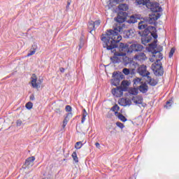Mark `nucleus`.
Returning <instances> with one entry per match:
<instances>
[{
  "instance_id": "f03ea898",
  "label": "nucleus",
  "mask_w": 179,
  "mask_h": 179,
  "mask_svg": "<svg viewBox=\"0 0 179 179\" xmlns=\"http://www.w3.org/2000/svg\"><path fill=\"white\" fill-rule=\"evenodd\" d=\"M162 51H163V47L159 46L158 51L155 50L152 57L150 59L151 62H155L152 64L151 69L157 76H162L163 73H164L163 66H162V63L160 62L163 59Z\"/></svg>"
},
{
  "instance_id": "a19ab883",
  "label": "nucleus",
  "mask_w": 179,
  "mask_h": 179,
  "mask_svg": "<svg viewBox=\"0 0 179 179\" xmlns=\"http://www.w3.org/2000/svg\"><path fill=\"white\" fill-rule=\"evenodd\" d=\"M116 125H117V127H118L119 128H121V129H122V128H124V124H122L121 122H116Z\"/></svg>"
},
{
  "instance_id": "c03bdc74",
  "label": "nucleus",
  "mask_w": 179,
  "mask_h": 179,
  "mask_svg": "<svg viewBox=\"0 0 179 179\" xmlns=\"http://www.w3.org/2000/svg\"><path fill=\"white\" fill-rule=\"evenodd\" d=\"M16 124L17 127H20V125H22V120H17Z\"/></svg>"
},
{
  "instance_id": "b1692460",
  "label": "nucleus",
  "mask_w": 179,
  "mask_h": 179,
  "mask_svg": "<svg viewBox=\"0 0 179 179\" xmlns=\"http://www.w3.org/2000/svg\"><path fill=\"white\" fill-rule=\"evenodd\" d=\"M72 117V113H68L64 120H63V128H65L69 122V117Z\"/></svg>"
},
{
  "instance_id": "8fccbe9b",
  "label": "nucleus",
  "mask_w": 179,
  "mask_h": 179,
  "mask_svg": "<svg viewBox=\"0 0 179 179\" xmlns=\"http://www.w3.org/2000/svg\"><path fill=\"white\" fill-rule=\"evenodd\" d=\"M150 45H152V44H150Z\"/></svg>"
},
{
  "instance_id": "7ed1b4c3",
  "label": "nucleus",
  "mask_w": 179,
  "mask_h": 179,
  "mask_svg": "<svg viewBox=\"0 0 179 179\" xmlns=\"http://www.w3.org/2000/svg\"><path fill=\"white\" fill-rule=\"evenodd\" d=\"M119 50L126 52V54H132V52H139L143 50V45L134 43L131 45L128 43H119Z\"/></svg>"
},
{
  "instance_id": "c9c22d12",
  "label": "nucleus",
  "mask_w": 179,
  "mask_h": 179,
  "mask_svg": "<svg viewBox=\"0 0 179 179\" xmlns=\"http://www.w3.org/2000/svg\"><path fill=\"white\" fill-rule=\"evenodd\" d=\"M101 23V21L100 20H97L95 22H94L95 29H96V27H99V26H100Z\"/></svg>"
},
{
  "instance_id": "ddd939ff",
  "label": "nucleus",
  "mask_w": 179,
  "mask_h": 179,
  "mask_svg": "<svg viewBox=\"0 0 179 179\" xmlns=\"http://www.w3.org/2000/svg\"><path fill=\"white\" fill-rule=\"evenodd\" d=\"M118 103L120 106H122L123 107H127V106L131 105V100L125 98H122L118 101Z\"/></svg>"
},
{
  "instance_id": "6ab92c4d",
  "label": "nucleus",
  "mask_w": 179,
  "mask_h": 179,
  "mask_svg": "<svg viewBox=\"0 0 179 179\" xmlns=\"http://www.w3.org/2000/svg\"><path fill=\"white\" fill-rule=\"evenodd\" d=\"M147 82L150 86H156V85H157V80L152 79V77L149 76L147 77Z\"/></svg>"
},
{
  "instance_id": "473e14b6",
  "label": "nucleus",
  "mask_w": 179,
  "mask_h": 179,
  "mask_svg": "<svg viewBox=\"0 0 179 179\" xmlns=\"http://www.w3.org/2000/svg\"><path fill=\"white\" fill-rule=\"evenodd\" d=\"M26 108H27V110H31V108H33V103L31 102H28L26 103L25 105Z\"/></svg>"
},
{
  "instance_id": "79ce46f5",
  "label": "nucleus",
  "mask_w": 179,
  "mask_h": 179,
  "mask_svg": "<svg viewBox=\"0 0 179 179\" xmlns=\"http://www.w3.org/2000/svg\"><path fill=\"white\" fill-rule=\"evenodd\" d=\"M151 36H152V37L154 38H157V34L155 33V32H152L151 33Z\"/></svg>"
},
{
  "instance_id": "9d476101",
  "label": "nucleus",
  "mask_w": 179,
  "mask_h": 179,
  "mask_svg": "<svg viewBox=\"0 0 179 179\" xmlns=\"http://www.w3.org/2000/svg\"><path fill=\"white\" fill-rule=\"evenodd\" d=\"M34 160H36V157L34 156L28 157L25 160V168L30 169V167H33V166H34Z\"/></svg>"
},
{
  "instance_id": "58836bf2",
  "label": "nucleus",
  "mask_w": 179,
  "mask_h": 179,
  "mask_svg": "<svg viewBox=\"0 0 179 179\" xmlns=\"http://www.w3.org/2000/svg\"><path fill=\"white\" fill-rule=\"evenodd\" d=\"M36 54V49H34V50L30 51V52H29L27 55V57H31V55H34Z\"/></svg>"
},
{
  "instance_id": "1a4fd4ad",
  "label": "nucleus",
  "mask_w": 179,
  "mask_h": 179,
  "mask_svg": "<svg viewBox=\"0 0 179 179\" xmlns=\"http://www.w3.org/2000/svg\"><path fill=\"white\" fill-rule=\"evenodd\" d=\"M138 73L141 76H144V77H148V76L150 75V73L148 71L146 66L145 64H143L138 67L137 69Z\"/></svg>"
},
{
  "instance_id": "37998d69",
  "label": "nucleus",
  "mask_w": 179,
  "mask_h": 179,
  "mask_svg": "<svg viewBox=\"0 0 179 179\" xmlns=\"http://www.w3.org/2000/svg\"><path fill=\"white\" fill-rule=\"evenodd\" d=\"M35 97H34V94H31V96H30V97H29V99L31 101H34L35 100Z\"/></svg>"
},
{
  "instance_id": "423d86ee",
  "label": "nucleus",
  "mask_w": 179,
  "mask_h": 179,
  "mask_svg": "<svg viewBox=\"0 0 179 179\" xmlns=\"http://www.w3.org/2000/svg\"><path fill=\"white\" fill-rule=\"evenodd\" d=\"M31 79V85L34 89H40L41 87L43 79H39L37 82V76H36V74L32 75Z\"/></svg>"
},
{
  "instance_id": "cd10ccee",
  "label": "nucleus",
  "mask_w": 179,
  "mask_h": 179,
  "mask_svg": "<svg viewBox=\"0 0 179 179\" xmlns=\"http://www.w3.org/2000/svg\"><path fill=\"white\" fill-rule=\"evenodd\" d=\"M173 103H174V101H173V98H171L169 101H166V106H164L165 108H170L171 106H173Z\"/></svg>"
},
{
  "instance_id": "4c0bfd02",
  "label": "nucleus",
  "mask_w": 179,
  "mask_h": 179,
  "mask_svg": "<svg viewBox=\"0 0 179 179\" xmlns=\"http://www.w3.org/2000/svg\"><path fill=\"white\" fill-rule=\"evenodd\" d=\"M122 72L124 75H129V73H131V71H129V69L127 68L123 69Z\"/></svg>"
},
{
  "instance_id": "2eb2a0df",
  "label": "nucleus",
  "mask_w": 179,
  "mask_h": 179,
  "mask_svg": "<svg viewBox=\"0 0 179 179\" xmlns=\"http://www.w3.org/2000/svg\"><path fill=\"white\" fill-rule=\"evenodd\" d=\"M139 92L141 93H147L149 90V86H148V84L146 83H143L138 87Z\"/></svg>"
},
{
  "instance_id": "e433bc0d",
  "label": "nucleus",
  "mask_w": 179,
  "mask_h": 179,
  "mask_svg": "<svg viewBox=\"0 0 179 179\" xmlns=\"http://www.w3.org/2000/svg\"><path fill=\"white\" fill-rule=\"evenodd\" d=\"M122 85L124 87H127V86H129V82H128V80H123L122 82Z\"/></svg>"
},
{
  "instance_id": "a878e982",
  "label": "nucleus",
  "mask_w": 179,
  "mask_h": 179,
  "mask_svg": "<svg viewBox=\"0 0 179 179\" xmlns=\"http://www.w3.org/2000/svg\"><path fill=\"white\" fill-rule=\"evenodd\" d=\"M129 92H130L131 94H133L134 96H136V94H138V93H139V89L134 87V88L131 89L129 90Z\"/></svg>"
},
{
  "instance_id": "4be33fe9",
  "label": "nucleus",
  "mask_w": 179,
  "mask_h": 179,
  "mask_svg": "<svg viewBox=\"0 0 179 179\" xmlns=\"http://www.w3.org/2000/svg\"><path fill=\"white\" fill-rule=\"evenodd\" d=\"M115 117H117V118H119L122 121V122H127V117H125V116H124L120 113L116 112Z\"/></svg>"
},
{
  "instance_id": "72a5a7b5",
  "label": "nucleus",
  "mask_w": 179,
  "mask_h": 179,
  "mask_svg": "<svg viewBox=\"0 0 179 179\" xmlns=\"http://www.w3.org/2000/svg\"><path fill=\"white\" fill-rule=\"evenodd\" d=\"M82 146H83V144H82V141H79L76 143L75 148L76 149H80Z\"/></svg>"
},
{
  "instance_id": "dca6fc26",
  "label": "nucleus",
  "mask_w": 179,
  "mask_h": 179,
  "mask_svg": "<svg viewBox=\"0 0 179 179\" xmlns=\"http://www.w3.org/2000/svg\"><path fill=\"white\" fill-rule=\"evenodd\" d=\"M138 19H141V17L138 15H133L129 17V19L127 20V23H129V24L132 23H136L138 22Z\"/></svg>"
},
{
  "instance_id": "f3484780",
  "label": "nucleus",
  "mask_w": 179,
  "mask_h": 179,
  "mask_svg": "<svg viewBox=\"0 0 179 179\" xmlns=\"http://www.w3.org/2000/svg\"><path fill=\"white\" fill-rule=\"evenodd\" d=\"M133 86L134 87H137L138 89L139 86H141L143 82H142V78H136L133 80Z\"/></svg>"
},
{
  "instance_id": "a18cd8bd",
  "label": "nucleus",
  "mask_w": 179,
  "mask_h": 179,
  "mask_svg": "<svg viewBox=\"0 0 179 179\" xmlns=\"http://www.w3.org/2000/svg\"><path fill=\"white\" fill-rule=\"evenodd\" d=\"M59 71L62 73H64V72H65V69L64 67L59 68Z\"/></svg>"
},
{
  "instance_id": "c85d7f7f",
  "label": "nucleus",
  "mask_w": 179,
  "mask_h": 179,
  "mask_svg": "<svg viewBox=\"0 0 179 179\" xmlns=\"http://www.w3.org/2000/svg\"><path fill=\"white\" fill-rule=\"evenodd\" d=\"M86 117H87V112L86 109H83V117L81 120V124H83L86 121Z\"/></svg>"
},
{
  "instance_id": "f704fd0d",
  "label": "nucleus",
  "mask_w": 179,
  "mask_h": 179,
  "mask_svg": "<svg viewBox=\"0 0 179 179\" xmlns=\"http://www.w3.org/2000/svg\"><path fill=\"white\" fill-rule=\"evenodd\" d=\"M175 52H176V49L174 48H172L169 52V58H172Z\"/></svg>"
},
{
  "instance_id": "de8ad7c7",
  "label": "nucleus",
  "mask_w": 179,
  "mask_h": 179,
  "mask_svg": "<svg viewBox=\"0 0 179 179\" xmlns=\"http://www.w3.org/2000/svg\"><path fill=\"white\" fill-rule=\"evenodd\" d=\"M70 5H71V2L68 1L67 6H66V9H68L69 8Z\"/></svg>"
},
{
  "instance_id": "4468645a",
  "label": "nucleus",
  "mask_w": 179,
  "mask_h": 179,
  "mask_svg": "<svg viewBox=\"0 0 179 179\" xmlns=\"http://www.w3.org/2000/svg\"><path fill=\"white\" fill-rule=\"evenodd\" d=\"M160 16H162V15H160V13H157V14H154L152 17L149 18L148 21V23H150V24H153V23L156 22V20L160 18Z\"/></svg>"
},
{
  "instance_id": "20e7f679",
  "label": "nucleus",
  "mask_w": 179,
  "mask_h": 179,
  "mask_svg": "<svg viewBox=\"0 0 179 179\" xmlns=\"http://www.w3.org/2000/svg\"><path fill=\"white\" fill-rule=\"evenodd\" d=\"M138 29L144 30L143 31L138 32L140 36H148L150 33L149 29H148V21H141L138 22Z\"/></svg>"
},
{
  "instance_id": "bb28decb",
  "label": "nucleus",
  "mask_w": 179,
  "mask_h": 179,
  "mask_svg": "<svg viewBox=\"0 0 179 179\" xmlns=\"http://www.w3.org/2000/svg\"><path fill=\"white\" fill-rule=\"evenodd\" d=\"M150 0H136L138 5H148Z\"/></svg>"
},
{
  "instance_id": "9b49d317",
  "label": "nucleus",
  "mask_w": 179,
  "mask_h": 179,
  "mask_svg": "<svg viewBox=\"0 0 179 179\" xmlns=\"http://www.w3.org/2000/svg\"><path fill=\"white\" fill-rule=\"evenodd\" d=\"M112 94L115 97H121L124 94V90L121 87H117L112 90Z\"/></svg>"
},
{
  "instance_id": "c756f323",
  "label": "nucleus",
  "mask_w": 179,
  "mask_h": 179,
  "mask_svg": "<svg viewBox=\"0 0 179 179\" xmlns=\"http://www.w3.org/2000/svg\"><path fill=\"white\" fill-rule=\"evenodd\" d=\"M74 162H76V163H79V158L78 157V154L76 153V152H73L71 155Z\"/></svg>"
},
{
  "instance_id": "6e6552de",
  "label": "nucleus",
  "mask_w": 179,
  "mask_h": 179,
  "mask_svg": "<svg viewBox=\"0 0 179 179\" xmlns=\"http://www.w3.org/2000/svg\"><path fill=\"white\" fill-rule=\"evenodd\" d=\"M150 4V9H151L152 12L157 13L159 12H162V9L160 7V4L156 2H148Z\"/></svg>"
},
{
  "instance_id": "0eeeda50",
  "label": "nucleus",
  "mask_w": 179,
  "mask_h": 179,
  "mask_svg": "<svg viewBox=\"0 0 179 179\" xmlns=\"http://www.w3.org/2000/svg\"><path fill=\"white\" fill-rule=\"evenodd\" d=\"M127 20V13H119L118 15L116 18H115V20L119 23L117 26H121L122 27H124V24L121 25V23H124V22Z\"/></svg>"
},
{
  "instance_id": "09e8293b",
  "label": "nucleus",
  "mask_w": 179,
  "mask_h": 179,
  "mask_svg": "<svg viewBox=\"0 0 179 179\" xmlns=\"http://www.w3.org/2000/svg\"><path fill=\"white\" fill-rule=\"evenodd\" d=\"M124 0H116V2H123Z\"/></svg>"
},
{
  "instance_id": "5701e85b",
  "label": "nucleus",
  "mask_w": 179,
  "mask_h": 179,
  "mask_svg": "<svg viewBox=\"0 0 179 179\" xmlns=\"http://www.w3.org/2000/svg\"><path fill=\"white\" fill-rule=\"evenodd\" d=\"M113 77L114 78L112 81L115 82V83H120V75L117 72H113Z\"/></svg>"
},
{
  "instance_id": "7c9ffc66",
  "label": "nucleus",
  "mask_w": 179,
  "mask_h": 179,
  "mask_svg": "<svg viewBox=\"0 0 179 179\" xmlns=\"http://www.w3.org/2000/svg\"><path fill=\"white\" fill-rule=\"evenodd\" d=\"M111 110L113 111L115 113V115L116 113H118V111H120V106H118L117 104H115V106H113L111 108Z\"/></svg>"
},
{
  "instance_id": "f8f14e48",
  "label": "nucleus",
  "mask_w": 179,
  "mask_h": 179,
  "mask_svg": "<svg viewBox=\"0 0 179 179\" xmlns=\"http://www.w3.org/2000/svg\"><path fill=\"white\" fill-rule=\"evenodd\" d=\"M134 59L136 61H139L140 62H143V61H146L148 59V57L143 52L138 53L134 56Z\"/></svg>"
},
{
  "instance_id": "a211bd4d",
  "label": "nucleus",
  "mask_w": 179,
  "mask_h": 179,
  "mask_svg": "<svg viewBox=\"0 0 179 179\" xmlns=\"http://www.w3.org/2000/svg\"><path fill=\"white\" fill-rule=\"evenodd\" d=\"M141 43L144 45H146V44H148V43H150V38L148 35H143L141 36Z\"/></svg>"
},
{
  "instance_id": "39448f33",
  "label": "nucleus",
  "mask_w": 179,
  "mask_h": 179,
  "mask_svg": "<svg viewBox=\"0 0 179 179\" xmlns=\"http://www.w3.org/2000/svg\"><path fill=\"white\" fill-rule=\"evenodd\" d=\"M122 52H115L114 56L110 57V61H112L113 64H118V62H121L124 59L122 57H125L127 55V52L122 51Z\"/></svg>"
},
{
  "instance_id": "412c9836",
  "label": "nucleus",
  "mask_w": 179,
  "mask_h": 179,
  "mask_svg": "<svg viewBox=\"0 0 179 179\" xmlns=\"http://www.w3.org/2000/svg\"><path fill=\"white\" fill-rule=\"evenodd\" d=\"M133 101L136 104H142L143 103V98L141 96H137L133 99Z\"/></svg>"
},
{
  "instance_id": "49530a36",
  "label": "nucleus",
  "mask_w": 179,
  "mask_h": 179,
  "mask_svg": "<svg viewBox=\"0 0 179 179\" xmlns=\"http://www.w3.org/2000/svg\"><path fill=\"white\" fill-rule=\"evenodd\" d=\"M95 146H96V148H97L98 149H100V143H95Z\"/></svg>"
},
{
  "instance_id": "393cba45",
  "label": "nucleus",
  "mask_w": 179,
  "mask_h": 179,
  "mask_svg": "<svg viewBox=\"0 0 179 179\" xmlns=\"http://www.w3.org/2000/svg\"><path fill=\"white\" fill-rule=\"evenodd\" d=\"M118 9H119V10H123L125 12V11L128 10V5H127L125 3L120 4L118 6Z\"/></svg>"
},
{
  "instance_id": "ea45409f",
  "label": "nucleus",
  "mask_w": 179,
  "mask_h": 179,
  "mask_svg": "<svg viewBox=\"0 0 179 179\" xmlns=\"http://www.w3.org/2000/svg\"><path fill=\"white\" fill-rule=\"evenodd\" d=\"M65 110L67 113H71V111H72V107H71L69 105H67L66 106Z\"/></svg>"
},
{
  "instance_id": "f257e3e1",
  "label": "nucleus",
  "mask_w": 179,
  "mask_h": 179,
  "mask_svg": "<svg viewBox=\"0 0 179 179\" xmlns=\"http://www.w3.org/2000/svg\"><path fill=\"white\" fill-rule=\"evenodd\" d=\"M121 31H122V27L117 25L114 30H108L105 34H102L101 40L103 41V48L114 50L117 47L120 48V45H117V43H120L122 40V36L120 35Z\"/></svg>"
},
{
  "instance_id": "2f4dec72",
  "label": "nucleus",
  "mask_w": 179,
  "mask_h": 179,
  "mask_svg": "<svg viewBox=\"0 0 179 179\" xmlns=\"http://www.w3.org/2000/svg\"><path fill=\"white\" fill-rule=\"evenodd\" d=\"M134 35H135V34H134V30H132V29L129 30V31L127 32V37H129V38L134 37Z\"/></svg>"
},
{
  "instance_id": "aec40b11",
  "label": "nucleus",
  "mask_w": 179,
  "mask_h": 179,
  "mask_svg": "<svg viewBox=\"0 0 179 179\" xmlns=\"http://www.w3.org/2000/svg\"><path fill=\"white\" fill-rule=\"evenodd\" d=\"M88 30L91 34L92 31L96 30V27H94V21H90L88 22Z\"/></svg>"
}]
</instances>
